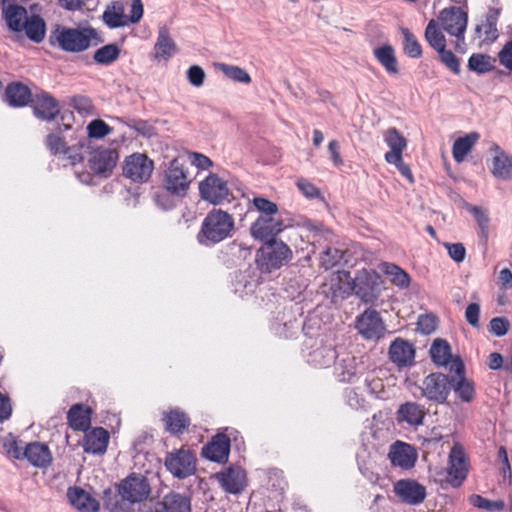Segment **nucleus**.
<instances>
[{"instance_id":"f257e3e1","label":"nucleus","mask_w":512,"mask_h":512,"mask_svg":"<svg viewBox=\"0 0 512 512\" xmlns=\"http://www.w3.org/2000/svg\"><path fill=\"white\" fill-rule=\"evenodd\" d=\"M151 494L147 477L140 473H130L116 485V491L103 492V505L109 512H132L135 504L146 501Z\"/></svg>"},{"instance_id":"20e7f679","label":"nucleus","mask_w":512,"mask_h":512,"mask_svg":"<svg viewBox=\"0 0 512 512\" xmlns=\"http://www.w3.org/2000/svg\"><path fill=\"white\" fill-rule=\"evenodd\" d=\"M283 231H267L258 236V271L272 273L287 265L293 258L291 248L278 238Z\"/></svg>"},{"instance_id":"4c0bfd02","label":"nucleus","mask_w":512,"mask_h":512,"mask_svg":"<svg viewBox=\"0 0 512 512\" xmlns=\"http://www.w3.org/2000/svg\"><path fill=\"white\" fill-rule=\"evenodd\" d=\"M384 141L390 148V151L385 153V159H399L407 146L406 138L396 128H389L385 132Z\"/></svg>"},{"instance_id":"338daca9","label":"nucleus","mask_w":512,"mask_h":512,"mask_svg":"<svg viewBox=\"0 0 512 512\" xmlns=\"http://www.w3.org/2000/svg\"><path fill=\"white\" fill-rule=\"evenodd\" d=\"M445 247L450 258L456 263H461L464 261L466 256V249L462 243H446Z\"/></svg>"},{"instance_id":"6e6d98bb","label":"nucleus","mask_w":512,"mask_h":512,"mask_svg":"<svg viewBox=\"0 0 512 512\" xmlns=\"http://www.w3.org/2000/svg\"><path fill=\"white\" fill-rule=\"evenodd\" d=\"M469 503L476 508L488 511H502L505 507V503L502 500L491 501L478 494L471 495Z\"/></svg>"},{"instance_id":"a211bd4d","label":"nucleus","mask_w":512,"mask_h":512,"mask_svg":"<svg viewBox=\"0 0 512 512\" xmlns=\"http://www.w3.org/2000/svg\"><path fill=\"white\" fill-rule=\"evenodd\" d=\"M438 20L445 32L450 34L465 33L468 24V13L462 7L451 6L440 11Z\"/></svg>"},{"instance_id":"aec40b11","label":"nucleus","mask_w":512,"mask_h":512,"mask_svg":"<svg viewBox=\"0 0 512 512\" xmlns=\"http://www.w3.org/2000/svg\"><path fill=\"white\" fill-rule=\"evenodd\" d=\"M331 302L337 304L348 298L353 293V284L350 272L337 271L330 278L325 291Z\"/></svg>"},{"instance_id":"c9c22d12","label":"nucleus","mask_w":512,"mask_h":512,"mask_svg":"<svg viewBox=\"0 0 512 512\" xmlns=\"http://www.w3.org/2000/svg\"><path fill=\"white\" fill-rule=\"evenodd\" d=\"M102 19L109 28H118L128 25L124 2L113 1L107 5L103 12Z\"/></svg>"},{"instance_id":"f03ea898","label":"nucleus","mask_w":512,"mask_h":512,"mask_svg":"<svg viewBox=\"0 0 512 512\" xmlns=\"http://www.w3.org/2000/svg\"><path fill=\"white\" fill-rule=\"evenodd\" d=\"M2 4L1 17L8 30L17 35L25 33L26 37L36 43H41L46 36V23L38 14L28 15L25 7L15 3V0H0Z\"/></svg>"},{"instance_id":"ddd939ff","label":"nucleus","mask_w":512,"mask_h":512,"mask_svg":"<svg viewBox=\"0 0 512 512\" xmlns=\"http://www.w3.org/2000/svg\"><path fill=\"white\" fill-rule=\"evenodd\" d=\"M154 170L153 161L142 153H133L127 156L123 164V175L136 183L149 180Z\"/></svg>"},{"instance_id":"393cba45","label":"nucleus","mask_w":512,"mask_h":512,"mask_svg":"<svg viewBox=\"0 0 512 512\" xmlns=\"http://www.w3.org/2000/svg\"><path fill=\"white\" fill-rule=\"evenodd\" d=\"M389 458L393 465L410 469L415 465L417 454L410 444L397 441L391 446Z\"/></svg>"},{"instance_id":"9b49d317","label":"nucleus","mask_w":512,"mask_h":512,"mask_svg":"<svg viewBox=\"0 0 512 512\" xmlns=\"http://www.w3.org/2000/svg\"><path fill=\"white\" fill-rule=\"evenodd\" d=\"M285 227L278 205L258 196V236L267 231H284Z\"/></svg>"},{"instance_id":"c03bdc74","label":"nucleus","mask_w":512,"mask_h":512,"mask_svg":"<svg viewBox=\"0 0 512 512\" xmlns=\"http://www.w3.org/2000/svg\"><path fill=\"white\" fill-rule=\"evenodd\" d=\"M430 356L437 366H446L452 358L451 347L449 343L441 338L433 341L430 347Z\"/></svg>"},{"instance_id":"37998d69","label":"nucleus","mask_w":512,"mask_h":512,"mask_svg":"<svg viewBox=\"0 0 512 512\" xmlns=\"http://www.w3.org/2000/svg\"><path fill=\"white\" fill-rule=\"evenodd\" d=\"M89 414V408L83 404H75L67 412L68 423L75 430H85L90 424Z\"/></svg>"},{"instance_id":"49530a36","label":"nucleus","mask_w":512,"mask_h":512,"mask_svg":"<svg viewBox=\"0 0 512 512\" xmlns=\"http://www.w3.org/2000/svg\"><path fill=\"white\" fill-rule=\"evenodd\" d=\"M302 226L307 231L312 233L314 245L316 243L321 244L322 241L328 243L332 242L333 233L330 229L326 228L322 222L314 221L311 219H305L302 223Z\"/></svg>"},{"instance_id":"a19ab883","label":"nucleus","mask_w":512,"mask_h":512,"mask_svg":"<svg viewBox=\"0 0 512 512\" xmlns=\"http://www.w3.org/2000/svg\"><path fill=\"white\" fill-rule=\"evenodd\" d=\"M495 149L498 153L493 158L492 174L499 179H512V159L498 146Z\"/></svg>"},{"instance_id":"f704fd0d","label":"nucleus","mask_w":512,"mask_h":512,"mask_svg":"<svg viewBox=\"0 0 512 512\" xmlns=\"http://www.w3.org/2000/svg\"><path fill=\"white\" fill-rule=\"evenodd\" d=\"M67 496L70 503L80 511L98 512L99 503L93 499L87 492L79 487H70L67 490Z\"/></svg>"},{"instance_id":"6e6552de","label":"nucleus","mask_w":512,"mask_h":512,"mask_svg":"<svg viewBox=\"0 0 512 512\" xmlns=\"http://www.w3.org/2000/svg\"><path fill=\"white\" fill-rule=\"evenodd\" d=\"M450 379L441 372L430 373L424 377L420 386L422 397L437 405L446 403L451 391Z\"/></svg>"},{"instance_id":"bb28decb","label":"nucleus","mask_w":512,"mask_h":512,"mask_svg":"<svg viewBox=\"0 0 512 512\" xmlns=\"http://www.w3.org/2000/svg\"><path fill=\"white\" fill-rule=\"evenodd\" d=\"M264 474L266 475V489L271 493V495L267 496L268 501L280 503L288 486L283 472L279 469L271 468L265 471Z\"/></svg>"},{"instance_id":"680f3d73","label":"nucleus","mask_w":512,"mask_h":512,"mask_svg":"<svg viewBox=\"0 0 512 512\" xmlns=\"http://www.w3.org/2000/svg\"><path fill=\"white\" fill-rule=\"evenodd\" d=\"M72 106L82 115H90L94 110L91 100L88 97L82 95L73 97Z\"/></svg>"},{"instance_id":"79ce46f5","label":"nucleus","mask_w":512,"mask_h":512,"mask_svg":"<svg viewBox=\"0 0 512 512\" xmlns=\"http://www.w3.org/2000/svg\"><path fill=\"white\" fill-rule=\"evenodd\" d=\"M477 132H471L464 137H459L453 143L452 154L453 158L457 163L464 161L467 154L471 151L474 144L479 139Z\"/></svg>"},{"instance_id":"58836bf2","label":"nucleus","mask_w":512,"mask_h":512,"mask_svg":"<svg viewBox=\"0 0 512 512\" xmlns=\"http://www.w3.org/2000/svg\"><path fill=\"white\" fill-rule=\"evenodd\" d=\"M373 55L389 74H397L399 72L395 51L390 44H384L375 48L373 50Z\"/></svg>"},{"instance_id":"dca6fc26","label":"nucleus","mask_w":512,"mask_h":512,"mask_svg":"<svg viewBox=\"0 0 512 512\" xmlns=\"http://www.w3.org/2000/svg\"><path fill=\"white\" fill-rule=\"evenodd\" d=\"M338 361L335 362L334 376L339 382L353 383L356 382L364 373L365 367L361 361L349 354L339 355Z\"/></svg>"},{"instance_id":"c85d7f7f","label":"nucleus","mask_w":512,"mask_h":512,"mask_svg":"<svg viewBox=\"0 0 512 512\" xmlns=\"http://www.w3.org/2000/svg\"><path fill=\"white\" fill-rule=\"evenodd\" d=\"M109 442V433L102 427H96L86 432L84 439V451L94 455H102L106 452Z\"/></svg>"},{"instance_id":"39448f33","label":"nucleus","mask_w":512,"mask_h":512,"mask_svg":"<svg viewBox=\"0 0 512 512\" xmlns=\"http://www.w3.org/2000/svg\"><path fill=\"white\" fill-rule=\"evenodd\" d=\"M66 116L61 115V124L47 135L45 144L51 154L60 157L67 164L74 166L84 160V155L90 149L89 141L86 138H80L76 144L68 146L64 135L65 132L72 130V125L65 123Z\"/></svg>"},{"instance_id":"bf43d9fd","label":"nucleus","mask_w":512,"mask_h":512,"mask_svg":"<svg viewBox=\"0 0 512 512\" xmlns=\"http://www.w3.org/2000/svg\"><path fill=\"white\" fill-rule=\"evenodd\" d=\"M440 61L454 74L458 75L461 72L460 60L456 55L446 48L442 52H438Z\"/></svg>"},{"instance_id":"13d9d810","label":"nucleus","mask_w":512,"mask_h":512,"mask_svg":"<svg viewBox=\"0 0 512 512\" xmlns=\"http://www.w3.org/2000/svg\"><path fill=\"white\" fill-rule=\"evenodd\" d=\"M510 328V322L506 317H494L488 324V332L496 337H502L507 334Z\"/></svg>"},{"instance_id":"5701e85b","label":"nucleus","mask_w":512,"mask_h":512,"mask_svg":"<svg viewBox=\"0 0 512 512\" xmlns=\"http://www.w3.org/2000/svg\"><path fill=\"white\" fill-rule=\"evenodd\" d=\"M34 115L42 120H54L60 113L58 101L47 92L35 94L31 100Z\"/></svg>"},{"instance_id":"9d476101","label":"nucleus","mask_w":512,"mask_h":512,"mask_svg":"<svg viewBox=\"0 0 512 512\" xmlns=\"http://www.w3.org/2000/svg\"><path fill=\"white\" fill-rule=\"evenodd\" d=\"M380 275L373 269H362L352 279L353 293L366 303L374 302L379 294Z\"/></svg>"},{"instance_id":"603ef678","label":"nucleus","mask_w":512,"mask_h":512,"mask_svg":"<svg viewBox=\"0 0 512 512\" xmlns=\"http://www.w3.org/2000/svg\"><path fill=\"white\" fill-rule=\"evenodd\" d=\"M384 272L391 277V281L399 288H407L409 286L410 276L399 266L385 263Z\"/></svg>"},{"instance_id":"7c9ffc66","label":"nucleus","mask_w":512,"mask_h":512,"mask_svg":"<svg viewBox=\"0 0 512 512\" xmlns=\"http://www.w3.org/2000/svg\"><path fill=\"white\" fill-rule=\"evenodd\" d=\"M23 457L26 458L31 465L39 468H46L52 462V456L48 446L39 442L27 444L23 450Z\"/></svg>"},{"instance_id":"f8f14e48","label":"nucleus","mask_w":512,"mask_h":512,"mask_svg":"<svg viewBox=\"0 0 512 512\" xmlns=\"http://www.w3.org/2000/svg\"><path fill=\"white\" fill-rule=\"evenodd\" d=\"M468 471L469 465L464 449L455 444L449 453L445 482L453 488H459L467 478Z\"/></svg>"},{"instance_id":"ea45409f","label":"nucleus","mask_w":512,"mask_h":512,"mask_svg":"<svg viewBox=\"0 0 512 512\" xmlns=\"http://www.w3.org/2000/svg\"><path fill=\"white\" fill-rule=\"evenodd\" d=\"M451 390L455 396L463 403H471L476 395L475 386L472 380L462 377H451Z\"/></svg>"},{"instance_id":"a878e982","label":"nucleus","mask_w":512,"mask_h":512,"mask_svg":"<svg viewBox=\"0 0 512 512\" xmlns=\"http://www.w3.org/2000/svg\"><path fill=\"white\" fill-rule=\"evenodd\" d=\"M217 479L226 492L237 494L244 489L246 476L241 468L229 467L218 473Z\"/></svg>"},{"instance_id":"473e14b6","label":"nucleus","mask_w":512,"mask_h":512,"mask_svg":"<svg viewBox=\"0 0 512 512\" xmlns=\"http://www.w3.org/2000/svg\"><path fill=\"white\" fill-rule=\"evenodd\" d=\"M154 512H191L190 499L177 492L166 494Z\"/></svg>"},{"instance_id":"69168bd1","label":"nucleus","mask_w":512,"mask_h":512,"mask_svg":"<svg viewBox=\"0 0 512 512\" xmlns=\"http://www.w3.org/2000/svg\"><path fill=\"white\" fill-rule=\"evenodd\" d=\"M127 126L137 131L140 135L151 137L154 133L153 126L146 120L132 119L127 122Z\"/></svg>"},{"instance_id":"1a4fd4ad","label":"nucleus","mask_w":512,"mask_h":512,"mask_svg":"<svg viewBox=\"0 0 512 512\" xmlns=\"http://www.w3.org/2000/svg\"><path fill=\"white\" fill-rule=\"evenodd\" d=\"M191 180L188 168L183 160L175 158L169 162L165 171L164 187L172 195L184 196L189 188Z\"/></svg>"},{"instance_id":"c756f323","label":"nucleus","mask_w":512,"mask_h":512,"mask_svg":"<svg viewBox=\"0 0 512 512\" xmlns=\"http://www.w3.org/2000/svg\"><path fill=\"white\" fill-rule=\"evenodd\" d=\"M32 97L29 87L21 82H12L5 88L4 98L11 107H24L30 104Z\"/></svg>"},{"instance_id":"de8ad7c7","label":"nucleus","mask_w":512,"mask_h":512,"mask_svg":"<svg viewBox=\"0 0 512 512\" xmlns=\"http://www.w3.org/2000/svg\"><path fill=\"white\" fill-rule=\"evenodd\" d=\"M120 52V47L117 44H107L94 52L93 60L100 65H110L118 59Z\"/></svg>"},{"instance_id":"423d86ee","label":"nucleus","mask_w":512,"mask_h":512,"mask_svg":"<svg viewBox=\"0 0 512 512\" xmlns=\"http://www.w3.org/2000/svg\"><path fill=\"white\" fill-rule=\"evenodd\" d=\"M305 340L302 353L305 361L315 368H327L335 363L339 354L336 351L334 341L326 334L309 335L307 324L303 325Z\"/></svg>"},{"instance_id":"412c9836","label":"nucleus","mask_w":512,"mask_h":512,"mask_svg":"<svg viewBox=\"0 0 512 512\" xmlns=\"http://www.w3.org/2000/svg\"><path fill=\"white\" fill-rule=\"evenodd\" d=\"M201 198L213 204H218L228 197L227 183L216 174L208 175L199 183Z\"/></svg>"},{"instance_id":"2eb2a0df","label":"nucleus","mask_w":512,"mask_h":512,"mask_svg":"<svg viewBox=\"0 0 512 512\" xmlns=\"http://www.w3.org/2000/svg\"><path fill=\"white\" fill-rule=\"evenodd\" d=\"M118 157L115 149L99 147L90 152L88 164L95 175L108 178L116 167Z\"/></svg>"},{"instance_id":"e2e57ef3","label":"nucleus","mask_w":512,"mask_h":512,"mask_svg":"<svg viewBox=\"0 0 512 512\" xmlns=\"http://www.w3.org/2000/svg\"><path fill=\"white\" fill-rule=\"evenodd\" d=\"M346 404L354 410L364 407L365 399L353 388H347L344 392Z\"/></svg>"},{"instance_id":"09e8293b","label":"nucleus","mask_w":512,"mask_h":512,"mask_svg":"<svg viewBox=\"0 0 512 512\" xmlns=\"http://www.w3.org/2000/svg\"><path fill=\"white\" fill-rule=\"evenodd\" d=\"M494 60L487 54L474 53L468 59V69L478 74H485L494 69Z\"/></svg>"},{"instance_id":"b1692460","label":"nucleus","mask_w":512,"mask_h":512,"mask_svg":"<svg viewBox=\"0 0 512 512\" xmlns=\"http://www.w3.org/2000/svg\"><path fill=\"white\" fill-rule=\"evenodd\" d=\"M230 453V439L225 434H217L203 446L202 456L210 461L225 463Z\"/></svg>"},{"instance_id":"e433bc0d","label":"nucleus","mask_w":512,"mask_h":512,"mask_svg":"<svg viewBox=\"0 0 512 512\" xmlns=\"http://www.w3.org/2000/svg\"><path fill=\"white\" fill-rule=\"evenodd\" d=\"M153 50L154 58L158 61H168L177 52L176 44L166 28L159 30Z\"/></svg>"},{"instance_id":"7ed1b4c3","label":"nucleus","mask_w":512,"mask_h":512,"mask_svg":"<svg viewBox=\"0 0 512 512\" xmlns=\"http://www.w3.org/2000/svg\"><path fill=\"white\" fill-rule=\"evenodd\" d=\"M102 42L98 31L90 26L74 28L57 24L49 35V44L67 53H81Z\"/></svg>"},{"instance_id":"052dcab7","label":"nucleus","mask_w":512,"mask_h":512,"mask_svg":"<svg viewBox=\"0 0 512 512\" xmlns=\"http://www.w3.org/2000/svg\"><path fill=\"white\" fill-rule=\"evenodd\" d=\"M436 327L437 320L435 316L429 314L419 316L417 330L422 334L429 335L435 331Z\"/></svg>"},{"instance_id":"72a5a7b5","label":"nucleus","mask_w":512,"mask_h":512,"mask_svg":"<svg viewBox=\"0 0 512 512\" xmlns=\"http://www.w3.org/2000/svg\"><path fill=\"white\" fill-rule=\"evenodd\" d=\"M425 411L423 406L416 402H406L397 410L398 422H405L410 426H419L423 424Z\"/></svg>"},{"instance_id":"4d7b16f0","label":"nucleus","mask_w":512,"mask_h":512,"mask_svg":"<svg viewBox=\"0 0 512 512\" xmlns=\"http://www.w3.org/2000/svg\"><path fill=\"white\" fill-rule=\"evenodd\" d=\"M499 9L490 8L485 17V35L486 40L494 42L498 38L497 22L499 18Z\"/></svg>"},{"instance_id":"8fccbe9b","label":"nucleus","mask_w":512,"mask_h":512,"mask_svg":"<svg viewBox=\"0 0 512 512\" xmlns=\"http://www.w3.org/2000/svg\"><path fill=\"white\" fill-rule=\"evenodd\" d=\"M403 35V50L404 53L410 58H420L422 56V47L414 34L407 28H402Z\"/></svg>"},{"instance_id":"2f4dec72","label":"nucleus","mask_w":512,"mask_h":512,"mask_svg":"<svg viewBox=\"0 0 512 512\" xmlns=\"http://www.w3.org/2000/svg\"><path fill=\"white\" fill-rule=\"evenodd\" d=\"M163 422L165 429L170 434L179 435L190 425L189 416L179 408L170 409L168 412L163 413Z\"/></svg>"},{"instance_id":"0e129e2a","label":"nucleus","mask_w":512,"mask_h":512,"mask_svg":"<svg viewBox=\"0 0 512 512\" xmlns=\"http://www.w3.org/2000/svg\"><path fill=\"white\" fill-rule=\"evenodd\" d=\"M186 76H187L188 82L191 85H193L195 87H200L204 83L205 72L200 66L193 65V66L189 67V69L187 70Z\"/></svg>"},{"instance_id":"5fc2aeb1","label":"nucleus","mask_w":512,"mask_h":512,"mask_svg":"<svg viewBox=\"0 0 512 512\" xmlns=\"http://www.w3.org/2000/svg\"><path fill=\"white\" fill-rule=\"evenodd\" d=\"M86 130L87 137L85 138L90 142V139L104 138L105 136L109 135L113 129L103 120L95 119L88 123Z\"/></svg>"},{"instance_id":"3c124183","label":"nucleus","mask_w":512,"mask_h":512,"mask_svg":"<svg viewBox=\"0 0 512 512\" xmlns=\"http://www.w3.org/2000/svg\"><path fill=\"white\" fill-rule=\"evenodd\" d=\"M216 67L230 80L239 83H250L252 81L250 75L246 70L235 66L229 65L225 63H218Z\"/></svg>"},{"instance_id":"864d4df0","label":"nucleus","mask_w":512,"mask_h":512,"mask_svg":"<svg viewBox=\"0 0 512 512\" xmlns=\"http://www.w3.org/2000/svg\"><path fill=\"white\" fill-rule=\"evenodd\" d=\"M343 254L341 249L326 247L320 255V266L325 270L334 268L343 259Z\"/></svg>"},{"instance_id":"4be33fe9","label":"nucleus","mask_w":512,"mask_h":512,"mask_svg":"<svg viewBox=\"0 0 512 512\" xmlns=\"http://www.w3.org/2000/svg\"><path fill=\"white\" fill-rule=\"evenodd\" d=\"M416 349L412 343L403 339H394L388 350L390 361L399 369L410 367L415 362Z\"/></svg>"},{"instance_id":"0eeeda50","label":"nucleus","mask_w":512,"mask_h":512,"mask_svg":"<svg viewBox=\"0 0 512 512\" xmlns=\"http://www.w3.org/2000/svg\"><path fill=\"white\" fill-rule=\"evenodd\" d=\"M233 229L232 216L221 209H213L202 221L197 241L203 246L211 247L231 237Z\"/></svg>"},{"instance_id":"774afa93","label":"nucleus","mask_w":512,"mask_h":512,"mask_svg":"<svg viewBox=\"0 0 512 512\" xmlns=\"http://www.w3.org/2000/svg\"><path fill=\"white\" fill-rule=\"evenodd\" d=\"M499 63L512 72V42L508 41L498 53Z\"/></svg>"},{"instance_id":"cd10ccee","label":"nucleus","mask_w":512,"mask_h":512,"mask_svg":"<svg viewBox=\"0 0 512 512\" xmlns=\"http://www.w3.org/2000/svg\"><path fill=\"white\" fill-rule=\"evenodd\" d=\"M234 294L243 300L254 298L256 291V277L255 271L252 267H249L245 271L239 272L233 283Z\"/></svg>"},{"instance_id":"a18cd8bd","label":"nucleus","mask_w":512,"mask_h":512,"mask_svg":"<svg viewBox=\"0 0 512 512\" xmlns=\"http://www.w3.org/2000/svg\"><path fill=\"white\" fill-rule=\"evenodd\" d=\"M425 39L437 52H442L446 48V38L434 19H431L425 28Z\"/></svg>"},{"instance_id":"6ab92c4d","label":"nucleus","mask_w":512,"mask_h":512,"mask_svg":"<svg viewBox=\"0 0 512 512\" xmlns=\"http://www.w3.org/2000/svg\"><path fill=\"white\" fill-rule=\"evenodd\" d=\"M393 491L399 500L408 505H419L426 498V488L412 479H401L394 484Z\"/></svg>"},{"instance_id":"f3484780","label":"nucleus","mask_w":512,"mask_h":512,"mask_svg":"<svg viewBox=\"0 0 512 512\" xmlns=\"http://www.w3.org/2000/svg\"><path fill=\"white\" fill-rule=\"evenodd\" d=\"M356 328L367 340H378L384 336L386 327L374 309H367L357 317Z\"/></svg>"},{"instance_id":"4468645a","label":"nucleus","mask_w":512,"mask_h":512,"mask_svg":"<svg viewBox=\"0 0 512 512\" xmlns=\"http://www.w3.org/2000/svg\"><path fill=\"white\" fill-rule=\"evenodd\" d=\"M165 467L174 477L184 479L195 473L196 458L189 450L178 449L166 455Z\"/></svg>"}]
</instances>
